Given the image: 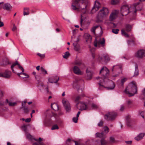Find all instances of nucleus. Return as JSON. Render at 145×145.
Segmentation results:
<instances>
[{"label": "nucleus", "instance_id": "1", "mask_svg": "<svg viewBox=\"0 0 145 145\" xmlns=\"http://www.w3.org/2000/svg\"><path fill=\"white\" fill-rule=\"evenodd\" d=\"M109 71L108 69L105 67H103L100 71V74L103 77L100 78L99 84L100 86L104 87V85L107 84V82H108L109 84L112 85V86L107 88V89L108 90H112L114 88L115 85L112 81L106 78V77L109 74Z\"/></svg>", "mask_w": 145, "mask_h": 145}, {"label": "nucleus", "instance_id": "2", "mask_svg": "<svg viewBox=\"0 0 145 145\" xmlns=\"http://www.w3.org/2000/svg\"><path fill=\"white\" fill-rule=\"evenodd\" d=\"M137 90L136 83L135 81H132L129 84L125 89V92L129 96H131L137 93Z\"/></svg>", "mask_w": 145, "mask_h": 145}, {"label": "nucleus", "instance_id": "3", "mask_svg": "<svg viewBox=\"0 0 145 145\" xmlns=\"http://www.w3.org/2000/svg\"><path fill=\"white\" fill-rule=\"evenodd\" d=\"M95 47H104L105 45V40L104 38L101 39L99 37H97L95 38L94 43Z\"/></svg>", "mask_w": 145, "mask_h": 145}, {"label": "nucleus", "instance_id": "4", "mask_svg": "<svg viewBox=\"0 0 145 145\" xmlns=\"http://www.w3.org/2000/svg\"><path fill=\"white\" fill-rule=\"evenodd\" d=\"M122 66L120 65H117L113 66L112 71L113 73L115 74L114 76H117L122 73Z\"/></svg>", "mask_w": 145, "mask_h": 145}, {"label": "nucleus", "instance_id": "5", "mask_svg": "<svg viewBox=\"0 0 145 145\" xmlns=\"http://www.w3.org/2000/svg\"><path fill=\"white\" fill-rule=\"evenodd\" d=\"M132 28V25L129 24H126L125 25V28L122 29L121 30L122 35L126 37H128L129 35L125 31L129 32L131 30Z\"/></svg>", "mask_w": 145, "mask_h": 145}, {"label": "nucleus", "instance_id": "6", "mask_svg": "<svg viewBox=\"0 0 145 145\" xmlns=\"http://www.w3.org/2000/svg\"><path fill=\"white\" fill-rule=\"evenodd\" d=\"M138 3H135L132 5H129L126 3H124L122 4L121 9H129L130 8L137 9L138 8Z\"/></svg>", "mask_w": 145, "mask_h": 145}, {"label": "nucleus", "instance_id": "7", "mask_svg": "<svg viewBox=\"0 0 145 145\" xmlns=\"http://www.w3.org/2000/svg\"><path fill=\"white\" fill-rule=\"evenodd\" d=\"M74 0V1L73 2L71 5L72 9H80V8H81V9H85L88 8V6L87 5H86L85 8L82 7V6L81 7H80V5L78 4V3L81 0Z\"/></svg>", "mask_w": 145, "mask_h": 145}, {"label": "nucleus", "instance_id": "8", "mask_svg": "<svg viewBox=\"0 0 145 145\" xmlns=\"http://www.w3.org/2000/svg\"><path fill=\"white\" fill-rule=\"evenodd\" d=\"M62 102L66 112H70L71 110V106L68 100L65 98H63L62 100Z\"/></svg>", "mask_w": 145, "mask_h": 145}, {"label": "nucleus", "instance_id": "9", "mask_svg": "<svg viewBox=\"0 0 145 145\" xmlns=\"http://www.w3.org/2000/svg\"><path fill=\"white\" fill-rule=\"evenodd\" d=\"M117 115V114L114 112H109L105 116V118L108 120H113Z\"/></svg>", "mask_w": 145, "mask_h": 145}, {"label": "nucleus", "instance_id": "10", "mask_svg": "<svg viewBox=\"0 0 145 145\" xmlns=\"http://www.w3.org/2000/svg\"><path fill=\"white\" fill-rule=\"evenodd\" d=\"M135 56L139 58H143L145 56V50L142 49L138 50L135 53Z\"/></svg>", "mask_w": 145, "mask_h": 145}, {"label": "nucleus", "instance_id": "11", "mask_svg": "<svg viewBox=\"0 0 145 145\" xmlns=\"http://www.w3.org/2000/svg\"><path fill=\"white\" fill-rule=\"evenodd\" d=\"M75 37H71V41L73 42V45L74 46V49L76 51H78L79 50L80 48L79 45L78 44L77 42H78L79 40V39L78 38L76 40H74Z\"/></svg>", "mask_w": 145, "mask_h": 145}, {"label": "nucleus", "instance_id": "12", "mask_svg": "<svg viewBox=\"0 0 145 145\" xmlns=\"http://www.w3.org/2000/svg\"><path fill=\"white\" fill-rule=\"evenodd\" d=\"M77 108L80 110H86L87 108V106L84 103L81 102L78 103L76 105Z\"/></svg>", "mask_w": 145, "mask_h": 145}, {"label": "nucleus", "instance_id": "13", "mask_svg": "<svg viewBox=\"0 0 145 145\" xmlns=\"http://www.w3.org/2000/svg\"><path fill=\"white\" fill-rule=\"evenodd\" d=\"M107 142L104 138L102 139L100 141L96 140L94 142L95 145H106Z\"/></svg>", "mask_w": 145, "mask_h": 145}, {"label": "nucleus", "instance_id": "14", "mask_svg": "<svg viewBox=\"0 0 145 145\" xmlns=\"http://www.w3.org/2000/svg\"><path fill=\"white\" fill-rule=\"evenodd\" d=\"M11 75V72L9 71H6L4 72L0 73V77H4L5 78H9Z\"/></svg>", "mask_w": 145, "mask_h": 145}, {"label": "nucleus", "instance_id": "15", "mask_svg": "<svg viewBox=\"0 0 145 145\" xmlns=\"http://www.w3.org/2000/svg\"><path fill=\"white\" fill-rule=\"evenodd\" d=\"M108 13V10H101L98 14V16L103 17L107 15Z\"/></svg>", "mask_w": 145, "mask_h": 145}, {"label": "nucleus", "instance_id": "16", "mask_svg": "<svg viewBox=\"0 0 145 145\" xmlns=\"http://www.w3.org/2000/svg\"><path fill=\"white\" fill-rule=\"evenodd\" d=\"M73 70L74 73L77 75H82L83 73V72L81 71L79 68L76 66L74 67Z\"/></svg>", "mask_w": 145, "mask_h": 145}, {"label": "nucleus", "instance_id": "17", "mask_svg": "<svg viewBox=\"0 0 145 145\" xmlns=\"http://www.w3.org/2000/svg\"><path fill=\"white\" fill-rule=\"evenodd\" d=\"M59 80V78L58 77L56 76L53 77L52 78H49L48 79V81L49 82L52 83H56Z\"/></svg>", "mask_w": 145, "mask_h": 145}, {"label": "nucleus", "instance_id": "18", "mask_svg": "<svg viewBox=\"0 0 145 145\" xmlns=\"http://www.w3.org/2000/svg\"><path fill=\"white\" fill-rule=\"evenodd\" d=\"M118 13L117 10H115L114 12H112L110 16V20L111 21H112L116 19Z\"/></svg>", "mask_w": 145, "mask_h": 145}, {"label": "nucleus", "instance_id": "19", "mask_svg": "<svg viewBox=\"0 0 145 145\" xmlns=\"http://www.w3.org/2000/svg\"><path fill=\"white\" fill-rule=\"evenodd\" d=\"M66 144L68 145H77L78 144V142L69 139L67 140Z\"/></svg>", "mask_w": 145, "mask_h": 145}, {"label": "nucleus", "instance_id": "20", "mask_svg": "<svg viewBox=\"0 0 145 145\" xmlns=\"http://www.w3.org/2000/svg\"><path fill=\"white\" fill-rule=\"evenodd\" d=\"M100 60L101 61L103 60L105 61H109L110 58L108 54H105L103 55V57L100 58Z\"/></svg>", "mask_w": 145, "mask_h": 145}, {"label": "nucleus", "instance_id": "21", "mask_svg": "<svg viewBox=\"0 0 145 145\" xmlns=\"http://www.w3.org/2000/svg\"><path fill=\"white\" fill-rule=\"evenodd\" d=\"M84 37L86 39V41L90 42L92 39L91 36L88 33H86L84 35Z\"/></svg>", "mask_w": 145, "mask_h": 145}, {"label": "nucleus", "instance_id": "22", "mask_svg": "<svg viewBox=\"0 0 145 145\" xmlns=\"http://www.w3.org/2000/svg\"><path fill=\"white\" fill-rule=\"evenodd\" d=\"M101 5L100 3L97 1H96L95 2L93 7L92 9L94 8H97L99 9L101 8Z\"/></svg>", "mask_w": 145, "mask_h": 145}, {"label": "nucleus", "instance_id": "23", "mask_svg": "<svg viewBox=\"0 0 145 145\" xmlns=\"http://www.w3.org/2000/svg\"><path fill=\"white\" fill-rule=\"evenodd\" d=\"M144 133H142L139 134L137 137L135 138V139L137 141H138L142 139L145 135Z\"/></svg>", "mask_w": 145, "mask_h": 145}, {"label": "nucleus", "instance_id": "24", "mask_svg": "<svg viewBox=\"0 0 145 145\" xmlns=\"http://www.w3.org/2000/svg\"><path fill=\"white\" fill-rule=\"evenodd\" d=\"M26 135L27 138L30 140H34L36 141H38L37 139L34 138L29 133H27L26 134Z\"/></svg>", "mask_w": 145, "mask_h": 145}, {"label": "nucleus", "instance_id": "25", "mask_svg": "<svg viewBox=\"0 0 145 145\" xmlns=\"http://www.w3.org/2000/svg\"><path fill=\"white\" fill-rule=\"evenodd\" d=\"M52 108L54 110L57 111L58 110V106L56 103H54L51 105Z\"/></svg>", "mask_w": 145, "mask_h": 145}, {"label": "nucleus", "instance_id": "26", "mask_svg": "<svg viewBox=\"0 0 145 145\" xmlns=\"http://www.w3.org/2000/svg\"><path fill=\"white\" fill-rule=\"evenodd\" d=\"M38 87L40 90H42L44 89V85L41 81H39L37 84Z\"/></svg>", "mask_w": 145, "mask_h": 145}, {"label": "nucleus", "instance_id": "27", "mask_svg": "<svg viewBox=\"0 0 145 145\" xmlns=\"http://www.w3.org/2000/svg\"><path fill=\"white\" fill-rule=\"evenodd\" d=\"M99 27L100 29L101 30H102V28L101 26H100L99 25H96L95 26H93L92 27L91 29V31L93 33L95 34V29L98 28Z\"/></svg>", "mask_w": 145, "mask_h": 145}, {"label": "nucleus", "instance_id": "28", "mask_svg": "<svg viewBox=\"0 0 145 145\" xmlns=\"http://www.w3.org/2000/svg\"><path fill=\"white\" fill-rule=\"evenodd\" d=\"M12 7L10 4L7 3L4 4L3 8L4 9H10L12 8Z\"/></svg>", "mask_w": 145, "mask_h": 145}, {"label": "nucleus", "instance_id": "29", "mask_svg": "<svg viewBox=\"0 0 145 145\" xmlns=\"http://www.w3.org/2000/svg\"><path fill=\"white\" fill-rule=\"evenodd\" d=\"M104 129V131L102 133L104 134V133L105 134V135L107 134L109 132V129L108 127L107 126H105L104 127H103Z\"/></svg>", "mask_w": 145, "mask_h": 145}, {"label": "nucleus", "instance_id": "30", "mask_svg": "<svg viewBox=\"0 0 145 145\" xmlns=\"http://www.w3.org/2000/svg\"><path fill=\"white\" fill-rule=\"evenodd\" d=\"M105 135L103 133H97L95 134V136L96 137H104Z\"/></svg>", "mask_w": 145, "mask_h": 145}, {"label": "nucleus", "instance_id": "31", "mask_svg": "<svg viewBox=\"0 0 145 145\" xmlns=\"http://www.w3.org/2000/svg\"><path fill=\"white\" fill-rule=\"evenodd\" d=\"M86 73L88 76L89 77H91L92 76V74H93V72L91 71L88 68L86 70Z\"/></svg>", "mask_w": 145, "mask_h": 145}, {"label": "nucleus", "instance_id": "32", "mask_svg": "<svg viewBox=\"0 0 145 145\" xmlns=\"http://www.w3.org/2000/svg\"><path fill=\"white\" fill-rule=\"evenodd\" d=\"M135 70L134 72V76H137L138 75L139 73L138 70V68L136 64L135 65Z\"/></svg>", "mask_w": 145, "mask_h": 145}, {"label": "nucleus", "instance_id": "33", "mask_svg": "<svg viewBox=\"0 0 145 145\" xmlns=\"http://www.w3.org/2000/svg\"><path fill=\"white\" fill-rule=\"evenodd\" d=\"M120 1V0H112L111 4L113 5H115L118 3Z\"/></svg>", "mask_w": 145, "mask_h": 145}, {"label": "nucleus", "instance_id": "34", "mask_svg": "<svg viewBox=\"0 0 145 145\" xmlns=\"http://www.w3.org/2000/svg\"><path fill=\"white\" fill-rule=\"evenodd\" d=\"M70 55L69 52H67L65 53L63 55V57L64 58H67Z\"/></svg>", "mask_w": 145, "mask_h": 145}, {"label": "nucleus", "instance_id": "35", "mask_svg": "<svg viewBox=\"0 0 145 145\" xmlns=\"http://www.w3.org/2000/svg\"><path fill=\"white\" fill-rule=\"evenodd\" d=\"M17 64H18V62L16 61V62L15 63H13L12 65H11V69L12 71V72H14V70L13 69V68H14V67L17 65Z\"/></svg>", "mask_w": 145, "mask_h": 145}, {"label": "nucleus", "instance_id": "36", "mask_svg": "<svg viewBox=\"0 0 145 145\" xmlns=\"http://www.w3.org/2000/svg\"><path fill=\"white\" fill-rule=\"evenodd\" d=\"M24 110V112L25 113H27L29 112V110L27 107L24 106L22 108Z\"/></svg>", "mask_w": 145, "mask_h": 145}, {"label": "nucleus", "instance_id": "37", "mask_svg": "<svg viewBox=\"0 0 145 145\" xmlns=\"http://www.w3.org/2000/svg\"><path fill=\"white\" fill-rule=\"evenodd\" d=\"M8 63V61L6 59H5L3 60V63L1 64L3 65H5Z\"/></svg>", "mask_w": 145, "mask_h": 145}, {"label": "nucleus", "instance_id": "38", "mask_svg": "<svg viewBox=\"0 0 145 145\" xmlns=\"http://www.w3.org/2000/svg\"><path fill=\"white\" fill-rule=\"evenodd\" d=\"M7 102L8 103V105L10 106H14L16 105V102H8V100H7Z\"/></svg>", "mask_w": 145, "mask_h": 145}, {"label": "nucleus", "instance_id": "39", "mask_svg": "<svg viewBox=\"0 0 145 145\" xmlns=\"http://www.w3.org/2000/svg\"><path fill=\"white\" fill-rule=\"evenodd\" d=\"M91 106L93 109H97L98 107V106L97 105L94 103L91 104Z\"/></svg>", "mask_w": 145, "mask_h": 145}, {"label": "nucleus", "instance_id": "40", "mask_svg": "<svg viewBox=\"0 0 145 145\" xmlns=\"http://www.w3.org/2000/svg\"><path fill=\"white\" fill-rule=\"evenodd\" d=\"M59 129V127L57 125H55L53 126L51 128V129L52 130H55V129Z\"/></svg>", "mask_w": 145, "mask_h": 145}, {"label": "nucleus", "instance_id": "41", "mask_svg": "<svg viewBox=\"0 0 145 145\" xmlns=\"http://www.w3.org/2000/svg\"><path fill=\"white\" fill-rule=\"evenodd\" d=\"M41 71L44 74H47V71L42 67H41L40 69Z\"/></svg>", "mask_w": 145, "mask_h": 145}, {"label": "nucleus", "instance_id": "42", "mask_svg": "<svg viewBox=\"0 0 145 145\" xmlns=\"http://www.w3.org/2000/svg\"><path fill=\"white\" fill-rule=\"evenodd\" d=\"M22 128L23 129V130L24 131L25 133V134L27 133V125H24L23 127Z\"/></svg>", "mask_w": 145, "mask_h": 145}, {"label": "nucleus", "instance_id": "43", "mask_svg": "<svg viewBox=\"0 0 145 145\" xmlns=\"http://www.w3.org/2000/svg\"><path fill=\"white\" fill-rule=\"evenodd\" d=\"M119 30L118 29H114L112 30V32L114 33L117 34L118 33Z\"/></svg>", "mask_w": 145, "mask_h": 145}, {"label": "nucleus", "instance_id": "44", "mask_svg": "<svg viewBox=\"0 0 145 145\" xmlns=\"http://www.w3.org/2000/svg\"><path fill=\"white\" fill-rule=\"evenodd\" d=\"M109 141L111 142H114L115 141L114 137L112 136L110 137Z\"/></svg>", "mask_w": 145, "mask_h": 145}, {"label": "nucleus", "instance_id": "45", "mask_svg": "<svg viewBox=\"0 0 145 145\" xmlns=\"http://www.w3.org/2000/svg\"><path fill=\"white\" fill-rule=\"evenodd\" d=\"M127 79L124 78L121 80V84L123 85L124 83L127 80Z\"/></svg>", "mask_w": 145, "mask_h": 145}, {"label": "nucleus", "instance_id": "46", "mask_svg": "<svg viewBox=\"0 0 145 145\" xmlns=\"http://www.w3.org/2000/svg\"><path fill=\"white\" fill-rule=\"evenodd\" d=\"M78 117L76 116V117H74L72 118V120L74 122L76 123L77 122L78 120Z\"/></svg>", "mask_w": 145, "mask_h": 145}, {"label": "nucleus", "instance_id": "47", "mask_svg": "<svg viewBox=\"0 0 145 145\" xmlns=\"http://www.w3.org/2000/svg\"><path fill=\"white\" fill-rule=\"evenodd\" d=\"M17 65H18L19 68L20 69H21L22 70V72H24V68L22 67V66H21L18 63V64H17Z\"/></svg>", "mask_w": 145, "mask_h": 145}, {"label": "nucleus", "instance_id": "48", "mask_svg": "<svg viewBox=\"0 0 145 145\" xmlns=\"http://www.w3.org/2000/svg\"><path fill=\"white\" fill-rule=\"evenodd\" d=\"M140 114L142 118L145 119V112H141Z\"/></svg>", "mask_w": 145, "mask_h": 145}, {"label": "nucleus", "instance_id": "49", "mask_svg": "<svg viewBox=\"0 0 145 145\" xmlns=\"http://www.w3.org/2000/svg\"><path fill=\"white\" fill-rule=\"evenodd\" d=\"M3 96V94L2 92V91L0 90V99ZM3 103H0V105H3Z\"/></svg>", "mask_w": 145, "mask_h": 145}, {"label": "nucleus", "instance_id": "50", "mask_svg": "<svg viewBox=\"0 0 145 145\" xmlns=\"http://www.w3.org/2000/svg\"><path fill=\"white\" fill-rule=\"evenodd\" d=\"M29 11H25L24 10V16L25 15H28L29 14Z\"/></svg>", "mask_w": 145, "mask_h": 145}, {"label": "nucleus", "instance_id": "51", "mask_svg": "<svg viewBox=\"0 0 145 145\" xmlns=\"http://www.w3.org/2000/svg\"><path fill=\"white\" fill-rule=\"evenodd\" d=\"M77 31V29H75L73 30L72 34L73 36H74L76 34Z\"/></svg>", "mask_w": 145, "mask_h": 145}, {"label": "nucleus", "instance_id": "52", "mask_svg": "<svg viewBox=\"0 0 145 145\" xmlns=\"http://www.w3.org/2000/svg\"><path fill=\"white\" fill-rule=\"evenodd\" d=\"M103 123V121H101L98 124V125L99 127L102 126Z\"/></svg>", "mask_w": 145, "mask_h": 145}, {"label": "nucleus", "instance_id": "53", "mask_svg": "<svg viewBox=\"0 0 145 145\" xmlns=\"http://www.w3.org/2000/svg\"><path fill=\"white\" fill-rule=\"evenodd\" d=\"M22 74L26 76L25 77V78H27L29 77V75L28 74H27L26 73H24L22 72Z\"/></svg>", "mask_w": 145, "mask_h": 145}, {"label": "nucleus", "instance_id": "54", "mask_svg": "<svg viewBox=\"0 0 145 145\" xmlns=\"http://www.w3.org/2000/svg\"><path fill=\"white\" fill-rule=\"evenodd\" d=\"M125 109V107L123 105H121L120 108V110L121 111H123Z\"/></svg>", "mask_w": 145, "mask_h": 145}, {"label": "nucleus", "instance_id": "55", "mask_svg": "<svg viewBox=\"0 0 145 145\" xmlns=\"http://www.w3.org/2000/svg\"><path fill=\"white\" fill-rule=\"evenodd\" d=\"M37 55L40 56L41 58H43L44 57V54H42L40 53H38Z\"/></svg>", "mask_w": 145, "mask_h": 145}, {"label": "nucleus", "instance_id": "56", "mask_svg": "<svg viewBox=\"0 0 145 145\" xmlns=\"http://www.w3.org/2000/svg\"><path fill=\"white\" fill-rule=\"evenodd\" d=\"M81 98V97L80 96H77L75 99V100L76 101H78Z\"/></svg>", "mask_w": 145, "mask_h": 145}, {"label": "nucleus", "instance_id": "57", "mask_svg": "<svg viewBox=\"0 0 145 145\" xmlns=\"http://www.w3.org/2000/svg\"><path fill=\"white\" fill-rule=\"evenodd\" d=\"M31 119L30 118H27L25 120V122H29L31 121Z\"/></svg>", "mask_w": 145, "mask_h": 145}, {"label": "nucleus", "instance_id": "58", "mask_svg": "<svg viewBox=\"0 0 145 145\" xmlns=\"http://www.w3.org/2000/svg\"><path fill=\"white\" fill-rule=\"evenodd\" d=\"M4 5L3 2L0 3V9L3 8Z\"/></svg>", "mask_w": 145, "mask_h": 145}, {"label": "nucleus", "instance_id": "59", "mask_svg": "<svg viewBox=\"0 0 145 145\" xmlns=\"http://www.w3.org/2000/svg\"><path fill=\"white\" fill-rule=\"evenodd\" d=\"M16 29V26L14 24L13 25V28L12 29V30L14 31H15Z\"/></svg>", "mask_w": 145, "mask_h": 145}, {"label": "nucleus", "instance_id": "60", "mask_svg": "<svg viewBox=\"0 0 145 145\" xmlns=\"http://www.w3.org/2000/svg\"><path fill=\"white\" fill-rule=\"evenodd\" d=\"M40 143L39 142H35L33 143L32 145H39Z\"/></svg>", "mask_w": 145, "mask_h": 145}, {"label": "nucleus", "instance_id": "61", "mask_svg": "<svg viewBox=\"0 0 145 145\" xmlns=\"http://www.w3.org/2000/svg\"><path fill=\"white\" fill-rule=\"evenodd\" d=\"M4 25V24L3 22H1L0 23V27H2Z\"/></svg>", "mask_w": 145, "mask_h": 145}, {"label": "nucleus", "instance_id": "62", "mask_svg": "<svg viewBox=\"0 0 145 145\" xmlns=\"http://www.w3.org/2000/svg\"><path fill=\"white\" fill-rule=\"evenodd\" d=\"M142 92L144 95L145 96V88L142 91Z\"/></svg>", "mask_w": 145, "mask_h": 145}, {"label": "nucleus", "instance_id": "63", "mask_svg": "<svg viewBox=\"0 0 145 145\" xmlns=\"http://www.w3.org/2000/svg\"><path fill=\"white\" fill-rule=\"evenodd\" d=\"M36 69L37 70L39 71L40 70V66H38L36 67Z\"/></svg>", "mask_w": 145, "mask_h": 145}, {"label": "nucleus", "instance_id": "64", "mask_svg": "<svg viewBox=\"0 0 145 145\" xmlns=\"http://www.w3.org/2000/svg\"><path fill=\"white\" fill-rule=\"evenodd\" d=\"M80 111H78V113H77V115H76V116H77V117H78L79 116V114H80Z\"/></svg>", "mask_w": 145, "mask_h": 145}]
</instances>
